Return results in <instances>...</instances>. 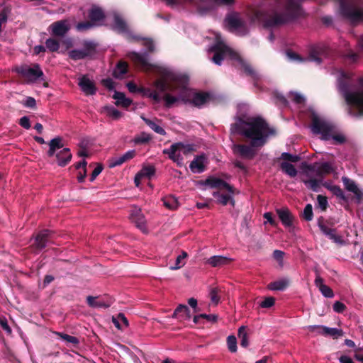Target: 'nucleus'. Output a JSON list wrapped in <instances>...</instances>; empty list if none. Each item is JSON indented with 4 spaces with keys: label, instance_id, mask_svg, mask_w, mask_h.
I'll list each match as a JSON object with an SVG mask.
<instances>
[{
    "label": "nucleus",
    "instance_id": "obj_1",
    "mask_svg": "<svg viewBox=\"0 0 363 363\" xmlns=\"http://www.w3.org/2000/svg\"><path fill=\"white\" fill-rule=\"evenodd\" d=\"M167 92L164 100L167 106L179 102H189L196 106H201L210 100V96L205 93H197L187 87V79L184 76L168 72Z\"/></svg>",
    "mask_w": 363,
    "mask_h": 363
},
{
    "label": "nucleus",
    "instance_id": "obj_2",
    "mask_svg": "<svg viewBox=\"0 0 363 363\" xmlns=\"http://www.w3.org/2000/svg\"><path fill=\"white\" fill-rule=\"evenodd\" d=\"M333 74L338 82V89L344 96L347 103L363 113V78L358 81L356 86L350 89V74L342 70H336Z\"/></svg>",
    "mask_w": 363,
    "mask_h": 363
},
{
    "label": "nucleus",
    "instance_id": "obj_3",
    "mask_svg": "<svg viewBox=\"0 0 363 363\" xmlns=\"http://www.w3.org/2000/svg\"><path fill=\"white\" fill-rule=\"evenodd\" d=\"M235 126L238 131L251 140L252 145L260 146L265 143L266 138L274 134V130L270 128L261 118H252L247 122H240Z\"/></svg>",
    "mask_w": 363,
    "mask_h": 363
},
{
    "label": "nucleus",
    "instance_id": "obj_4",
    "mask_svg": "<svg viewBox=\"0 0 363 363\" xmlns=\"http://www.w3.org/2000/svg\"><path fill=\"white\" fill-rule=\"evenodd\" d=\"M333 171V169L328 162L306 165L303 167L301 172V181L308 188L316 191L320 186L321 179H317L315 177H322L323 175L330 174Z\"/></svg>",
    "mask_w": 363,
    "mask_h": 363
},
{
    "label": "nucleus",
    "instance_id": "obj_5",
    "mask_svg": "<svg viewBox=\"0 0 363 363\" xmlns=\"http://www.w3.org/2000/svg\"><path fill=\"white\" fill-rule=\"evenodd\" d=\"M217 44L212 47L210 50L215 52V55L212 59L213 62L217 65H220L221 61L224 58L229 57L231 60H234L237 62V66H240V68L243 69L245 72L248 74H252V70L250 66L247 65L240 57V56L229 47H228L221 40L220 35H216Z\"/></svg>",
    "mask_w": 363,
    "mask_h": 363
},
{
    "label": "nucleus",
    "instance_id": "obj_6",
    "mask_svg": "<svg viewBox=\"0 0 363 363\" xmlns=\"http://www.w3.org/2000/svg\"><path fill=\"white\" fill-rule=\"evenodd\" d=\"M311 130L313 133L320 135L323 140H333L335 143H342L345 137L336 133L335 127L320 116L313 114Z\"/></svg>",
    "mask_w": 363,
    "mask_h": 363
},
{
    "label": "nucleus",
    "instance_id": "obj_7",
    "mask_svg": "<svg viewBox=\"0 0 363 363\" xmlns=\"http://www.w3.org/2000/svg\"><path fill=\"white\" fill-rule=\"evenodd\" d=\"M168 72L162 76V79L155 82V90H152L150 88L138 87L133 82L127 84V87L131 93H140L143 96L152 99L155 102H159L162 96L164 98L167 92V82L165 80L167 77Z\"/></svg>",
    "mask_w": 363,
    "mask_h": 363
},
{
    "label": "nucleus",
    "instance_id": "obj_8",
    "mask_svg": "<svg viewBox=\"0 0 363 363\" xmlns=\"http://www.w3.org/2000/svg\"><path fill=\"white\" fill-rule=\"evenodd\" d=\"M205 183L211 188L219 189V191L213 194L215 197L218 198V203L226 205L228 202H230L233 206L234 205V201L232 198L233 191L229 184L216 177H210L206 180Z\"/></svg>",
    "mask_w": 363,
    "mask_h": 363
},
{
    "label": "nucleus",
    "instance_id": "obj_9",
    "mask_svg": "<svg viewBox=\"0 0 363 363\" xmlns=\"http://www.w3.org/2000/svg\"><path fill=\"white\" fill-rule=\"evenodd\" d=\"M14 71L28 84L35 82L43 75V71L37 64L22 65L16 67Z\"/></svg>",
    "mask_w": 363,
    "mask_h": 363
},
{
    "label": "nucleus",
    "instance_id": "obj_10",
    "mask_svg": "<svg viewBox=\"0 0 363 363\" xmlns=\"http://www.w3.org/2000/svg\"><path fill=\"white\" fill-rule=\"evenodd\" d=\"M192 150L193 148L189 145L176 143L172 145L169 150H164V153L167 154L169 158L179 166H182L183 164V155L189 154Z\"/></svg>",
    "mask_w": 363,
    "mask_h": 363
},
{
    "label": "nucleus",
    "instance_id": "obj_11",
    "mask_svg": "<svg viewBox=\"0 0 363 363\" xmlns=\"http://www.w3.org/2000/svg\"><path fill=\"white\" fill-rule=\"evenodd\" d=\"M104 15L101 9L97 7H93L89 13V18L91 22L78 23L77 26V28L78 30H84L89 29L94 26L101 25V21L104 19Z\"/></svg>",
    "mask_w": 363,
    "mask_h": 363
},
{
    "label": "nucleus",
    "instance_id": "obj_12",
    "mask_svg": "<svg viewBox=\"0 0 363 363\" xmlns=\"http://www.w3.org/2000/svg\"><path fill=\"white\" fill-rule=\"evenodd\" d=\"M130 218L136 226L143 233L147 232L146 220L141 209L138 207H133L130 211Z\"/></svg>",
    "mask_w": 363,
    "mask_h": 363
},
{
    "label": "nucleus",
    "instance_id": "obj_13",
    "mask_svg": "<svg viewBox=\"0 0 363 363\" xmlns=\"http://www.w3.org/2000/svg\"><path fill=\"white\" fill-rule=\"evenodd\" d=\"M88 305L94 308H106L111 306L113 300L111 298H100L88 296L86 298Z\"/></svg>",
    "mask_w": 363,
    "mask_h": 363
},
{
    "label": "nucleus",
    "instance_id": "obj_14",
    "mask_svg": "<svg viewBox=\"0 0 363 363\" xmlns=\"http://www.w3.org/2000/svg\"><path fill=\"white\" fill-rule=\"evenodd\" d=\"M78 84L81 90L86 95H94L96 94V88L94 82L86 76L79 77Z\"/></svg>",
    "mask_w": 363,
    "mask_h": 363
},
{
    "label": "nucleus",
    "instance_id": "obj_15",
    "mask_svg": "<svg viewBox=\"0 0 363 363\" xmlns=\"http://www.w3.org/2000/svg\"><path fill=\"white\" fill-rule=\"evenodd\" d=\"M155 172V169L153 166L147 165L144 166L140 172H138L134 179L135 184L137 187L140 186L141 182L145 179H150Z\"/></svg>",
    "mask_w": 363,
    "mask_h": 363
},
{
    "label": "nucleus",
    "instance_id": "obj_16",
    "mask_svg": "<svg viewBox=\"0 0 363 363\" xmlns=\"http://www.w3.org/2000/svg\"><path fill=\"white\" fill-rule=\"evenodd\" d=\"M344 1L340 0L342 12L352 21H363V9L358 8L346 9L344 7Z\"/></svg>",
    "mask_w": 363,
    "mask_h": 363
},
{
    "label": "nucleus",
    "instance_id": "obj_17",
    "mask_svg": "<svg viewBox=\"0 0 363 363\" xmlns=\"http://www.w3.org/2000/svg\"><path fill=\"white\" fill-rule=\"evenodd\" d=\"M51 33L55 36H63L69 29L67 21H60L50 25Z\"/></svg>",
    "mask_w": 363,
    "mask_h": 363
},
{
    "label": "nucleus",
    "instance_id": "obj_18",
    "mask_svg": "<svg viewBox=\"0 0 363 363\" xmlns=\"http://www.w3.org/2000/svg\"><path fill=\"white\" fill-rule=\"evenodd\" d=\"M342 180L345 189L347 191L352 192L356 197L357 203H359L362 199L363 194L358 188L356 183L353 180L345 177L342 178Z\"/></svg>",
    "mask_w": 363,
    "mask_h": 363
},
{
    "label": "nucleus",
    "instance_id": "obj_19",
    "mask_svg": "<svg viewBox=\"0 0 363 363\" xmlns=\"http://www.w3.org/2000/svg\"><path fill=\"white\" fill-rule=\"evenodd\" d=\"M208 163L207 157L204 155L197 156L190 164L189 167L194 173H201L204 171Z\"/></svg>",
    "mask_w": 363,
    "mask_h": 363
},
{
    "label": "nucleus",
    "instance_id": "obj_20",
    "mask_svg": "<svg viewBox=\"0 0 363 363\" xmlns=\"http://www.w3.org/2000/svg\"><path fill=\"white\" fill-rule=\"evenodd\" d=\"M277 213L286 228H290L293 226L294 217L287 208L277 209Z\"/></svg>",
    "mask_w": 363,
    "mask_h": 363
},
{
    "label": "nucleus",
    "instance_id": "obj_21",
    "mask_svg": "<svg viewBox=\"0 0 363 363\" xmlns=\"http://www.w3.org/2000/svg\"><path fill=\"white\" fill-rule=\"evenodd\" d=\"M56 158L58 165L66 166L71 160L72 154L69 149L63 148L56 153Z\"/></svg>",
    "mask_w": 363,
    "mask_h": 363
},
{
    "label": "nucleus",
    "instance_id": "obj_22",
    "mask_svg": "<svg viewBox=\"0 0 363 363\" xmlns=\"http://www.w3.org/2000/svg\"><path fill=\"white\" fill-rule=\"evenodd\" d=\"M234 153L246 158H250L254 155L253 149L244 145H235L233 146Z\"/></svg>",
    "mask_w": 363,
    "mask_h": 363
},
{
    "label": "nucleus",
    "instance_id": "obj_23",
    "mask_svg": "<svg viewBox=\"0 0 363 363\" xmlns=\"http://www.w3.org/2000/svg\"><path fill=\"white\" fill-rule=\"evenodd\" d=\"M315 284L325 297L333 298L334 296L333 290L329 286L323 284V281L321 277H317L315 278Z\"/></svg>",
    "mask_w": 363,
    "mask_h": 363
},
{
    "label": "nucleus",
    "instance_id": "obj_24",
    "mask_svg": "<svg viewBox=\"0 0 363 363\" xmlns=\"http://www.w3.org/2000/svg\"><path fill=\"white\" fill-rule=\"evenodd\" d=\"M174 316L180 321L189 320L191 318L189 309L186 306L180 305L175 310Z\"/></svg>",
    "mask_w": 363,
    "mask_h": 363
},
{
    "label": "nucleus",
    "instance_id": "obj_25",
    "mask_svg": "<svg viewBox=\"0 0 363 363\" xmlns=\"http://www.w3.org/2000/svg\"><path fill=\"white\" fill-rule=\"evenodd\" d=\"M230 262V259L224 256H213L207 260V263L213 267H221Z\"/></svg>",
    "mask_w": 363,
    "mask_h": 363
},
{
    "label": "nucleus",
    "instance_id": "obj_26",
    "mask_svg": "<svg viewBox=\"0 0 363 363\" xmlns=\"http://www.w3.org/2000/svg\"><path fill=\"white\" fill-rule=\"evenodd\" d=\"M289 279L283 278L273 282L268 285V289L272 291H283L286 289L289 285Z\"/></svg>",
    "mask_w": 363,
    "mask_h": 363
},
{
    "label": "nucleus",
    "instance_id": "obj_27",
    "mask_svg": "<svg viewBox=\"0 0 363 363\" xmlns=\"http://www.w3.org/2000/svg\"><path fill=\"white\" fill-rule=\"evenodd\" d=\"M101 113L113 120H118L122 116V113L111 106H106L101 108Z\"/></svg>",
    "mask_w": 363,
    "mask_h": 363
},
{
    "label": "nucleus",
    "instance_id": "obj_28",
    "mask_svg": "<svg viewBox=\"0 0 363 363\" xmlns=\"http://www.w3.org/2000/svg\"><path fill=\"white\" fill-rule=\"evenodd\" d=\"M113 98L116 100V104L117 106H121L124 108H128L132 104V101L127 98L122 92L116 91Z\"/></svg>",
    "mask_w": 363,
    "mask_h": 363
},
{
    "label": "nucleus",
    "instance_id": "obj_29",
    "mask_svg": "<svg viewBox=\"0 0 363 363\" xmlns=\"http://www.w3.org/2000/svg\"><path fill=\"white\" fill-rule=\"evenodd\" d=\"M321 331L318 332V334L323 335H329L334 338H338L340 337H342L344 334L343 331L340 329L337 328H328L325 326H323L320 328Z\"/></svg>",
    "mask_w": 363,
    "mask_h": 363
},
{
    "label": "nucleus",
    "instance_id": "obj_30",
    "mask_svg": "<svg viewBox=\"0 0 363 363\" xmlns=\"http://www.w3.org/2000/svg\"><path fill=\"white\" fill-rule=\"evenodd\" d=\"M320 185L325 186L336 196L341 199H344V193L342 190L340 189V186L333 184L331 182H323V181L320 180Z\"/></svg>",
    "mask_w": 363,
    "mask_h": 363
},
{
    "label": "nucleus",
    "instance_id": "obj_31",
    "mask_svg": "<svg viewBox=\"0 0 363 363\" xmlns=\"http://www.w3.org/2000/svg\"><path fill=\"white\" fill-rule=\"evenodd\" d=\"M112 322L119 330H124L128 326V321L123 313H119L116 316H113L112 318Z\"/></svg>",
    "mask_w": 363,
    "mask_h": 363
},
{
    "label": "nucleus",
    "instance_id": "obj_32",
    "mask_svg": "<svg viewBox=\"0 0 363 363\" xmlns=\"http://www.w3.org/2000/svg\"><path fill=\"white\" fill-rule=\"evenodd\" d=\"M48 230L40 232L35 238L34 245L38 249H42L45 246Z\"/></svg>",
    "mask_w": 363,
    "mask_h": 363
},
{
    "label": "nucleus",
    "instance_id": "obj_33",
    "mask_svg": "<svg viewBox=\"0 0 363 363\" xmlns=\"http://www.w3.org/2000/svg\"><path fill=\"white\" fill-rule=\"evenodd\" d=\"M164 206L169 210H175L179 206L177 199L173 196H165L162 199Z\"/></svg>",
    "mask_w": 363,
    "mask_h": 363
},
{
    "label": "nucleus",
    "instance_id": "obj_34",
    "mask_svg": "<svg viewBox=\"0 0 363 363\" xmlns=\"http://www.w3.org/2000/svg\"><path fill=\"white\" fill-rule=\"evenodd\" d=\"M49 150L48 155L49 157H52L55 155V152L62 147L60 138H54L49 143Z\"/></svg>",
    "mask_w": 363,
    "mask_h": 363
},
{
    "label": "nucleus",
    "instance_id": "obj_35",
    "mask_svg": "<svg viewBox=\"0 0 363 363\" xmlns=\"http://www.w3.org/2000/svg\"><path fill=\"white\" fill-rule=\"evenodd\" d=\"M187 253L183 251L181 255H179L175 261V264L174 266H171L169 269L171 270H177L182 267H184L186 264V258L187 257Z\"/></svg>",
    "mask_w": 363,
    "mask_h": 363
},
{
    "label": "nucleus",
    "instance_id": "obj_36",
    "mask_svg": "<svg viewBox=\"0 0 363 363\" xmlns=\"http://www.w3.org/2000/svg\"><path fill=\"white\" fill-rule=\"evenodd\" d=\"M128 65L126 62H120L113 71V75L116 78H122L127 72Z\"/></svg>",
    "mask_w": 363,
    "mask_h": 363
},
{
    "label": "nucleus",
    "instance_id": "obj_37",
    "mask_svg": "<svg viewBox=\"0 0 363 363\" xmlns=\"http://www.w3.org/2000/svg\"><path fill=\"white\" fill-rule=\"evenodd\" d=\"M238 337L240 340V345L241 346L246 347L249 345L248 341V337H247V328L245 326H241L238 329Z\"/></svg>",
    "mask_w": 363,
    "mask_h": 363
},
{
    "label": "nucleus",
    "instance_id": "obj_38",
    "mask_svg": "<svg viewBox=\"0 0 363 363\" xmlns=\"http://www.w3.org/2000/svg\"><path fill=\"white\" fill-rule=\"evenodd\" d=\"M86 162L85 160H82L76 164V168L79 170V175L77 176V179L79 182H84L86 177Z\"/></svg>",
    "mask_w": 363,
    "mask_h": 363
},
{
    "label": "nucleus",
    "instance_id": "obj_39",
    "mask_svg": "<svg viewBox=\"0 0 363 363\" xmlns=\"http://www.w3.org/2000/svg\"><path fill=\"white\" fill-rule=\"evenodd\" d=\"M113 28L119 32L126 30L127 26L125 21L118 16H114Z\"/></svg>",
    "mask_w": 363,
    "mask_h": 363
},
{
    "label": "nucleus",
    "instance_id": "obj_40",
    "mask_svg": "<svg viewBox=\"0 0 363 363\" xmlns=\"http://www.w3.org/2000/svg\"><path fill=\"white\" fill-rule=\"evenodd\" d=\"M282 170L291 177L296 175L297 171L294 166L288 162H283L281 165Z\"/></svg>",
    "mask_w": 363,
    "mask_h": 363
},
{
    "label": "nucleus",
    "instance_id": "obj_41",
    "mask_svg": "<svg viewBox=\"0 0 363 363\" xmlns=\"http://www.w3.org/2000/svg\"><path fill=\"white\" fill-rule=\"evenodd\" d=\"M130 58L136 65L141 66L142 67H145L147 65L145 57L138 53H132L130 55Z\"/></svg>",
    "mask_w": 363,
    "mask_h": 363
},
{
    "label": "nucleus",
    "instance_id": "obj_42",
    "mask_svg": "<svg viewBox=\"0 0 363 363\" xmlns=\"http://www.w3.org/2000/svg\"><path fill=\"white\" fill-rule=\"evenodd\" d=\"M143 118L145 121V122L146 123V124L155 132H156L157 133L161 134V135H164V133H165L164 130L161 126H160L158 124H157L155 121L149 120V119H146L144 118Z\"/></svg>",
    "mask_w": 363,
    "mask_h": 363
},
{
    "label": "nucleus",
    "instance_id": "obj_43",
    "mask_svg": "<svg viewBox=\"0 0 363 363\" xmlns=\"http://www.w3.org/2000/svg\"><path fill=\"white\" fill-rule=\"evenodd\" d=\"M46 48L51 52L57 51L60 48L59 42L53 38H49L45 42Z\"/></svg>",
    "mask_w": 363,
    "mask_h": 363
},
{
    "label": "nucleus",
    "instance_id": "obj_44",
    "mask_svg": "<svg viewBox=\"0 0 363 363\" xmlns=\"http://www.w3.org/2000/svg\"><path fill=\"white\" fill-rule=\"evenodd\" d=\"M227 345L228 350L231 352H235L237 351V340L234 335H230L228 337Z\"/></svg>",
    "mask_w": 363,
    "mask_h": 363
},
{
    "label": "nucleus",
    "instance_id": "obj_45",
    "mask_svg": "<svg viewBox=\"0 0 363 363\" xmlns=\"http://www.w3.org/2000/svg\"><path fill=\"white\" fill-rule=\"evenodd\" d=\"M284 252L281 250H274L273 252V257L277 262L279 267H283L284 266Z\"/></svg>",
    "mask_w": 363,
    "mask_h": 363
},
{
    "label": "nucleus",
    "instance_id": "obj_46",
    "mask_svg": "<svg viewBox=\"0 0 363 363\" xmlns=\"http://www.w3.org/2000/svg\"><path fill=\"white\" fill-rule=\"evenodd\" d=\"M226 21L231 29H236L241 24L240 20L236 16H229Z\"/></svg>",
    "mask_w": 363,
    "mask_h": 363
},
{
    "label": "nucleus",
    "instance_id": "obj_47",
    "mask_svg": "<svg viewBox=\"0 0 363 363\" xmlns=\"http://www.w3.org/2000/svg\"><path fill=\"white\" fill-rule=\"evenodd\" d=\"M275 299L273 297L265 298L259 304L262 308H270L274 305Z\"/></svg>",
    "mask_w": 363,
    "mask_h": 363
},
{
    "label": "nucleus",
    "instance_id": "obj_48",
    "mask_svg": "<svg viewBox=\"0 0 363 363\" xmlns=\"http://www.w3.org/2000/svg\"><path fill=\"white\" fill-rule=\"evenodd\" d=\"M69 55L74 60H79L84 58L86 56V53L81 50H74L69 52Z\"/></svg>",
    "mask_w": 363,
    "mask_h": 363
},
{
    "label": "nucleus",
    "instance_id": "obj_49",
    "mask_svg": "<svg viewBox=\"0 0 363 363\" xmlns=\"http://www.w3.org/2000/svg\"><path fill=\"white\" fill-rule=\"evenodd\" d=\"M220 290L217 288L212 289L210 291V297L211 301L215 303L218 304L220 300V297L218 296Z\"/></svg>",
    "mask_w": 363,
    "mask_h": 363
},
{
    "label": "nucleus",
    "instance_id": "obj_50",
    "mask_svg": "<svg viewBox=\"0 0 363 363\" xmlns=\"http://www.w3.org/2000/svg\"><path fill=\"white\" fill-rule=\"evenodd\" d=\"M317 201L318 203V206L323 210L325 211L328 206V200L325 196L322 195H318L317 197Z\"/></svg>",
    "mask_w": 363,
    "mask_h": 363
},
{
    "label": "nucleus",
    "instance_id": "obj_51",
    "mask_svg": "<svg viewBox=\"0 0 363 363\" xmlns=\"http://www.w3.org/2000/svg\"><path fill=\"white\" fill-rule=\"evenodd\" d=\"M303 217L307 220H311L313 218V208L311 204L306 205L303 211Z\"/></svg>",
    "mask_w": 363,
    "mask_h": 363
},
{
    "label": "nucleus",
    "instance_id": "obj_52",
    "mask_svg": "<svg viewBox=\"0 0 363 363\" xmlns=\"http://www.w3.org/2000/svg\"><path fill=\"white\" fill-rule=\"evenodd\" d=\"M290 96L291 99L297 104H301L304 101L303 96L299 94L298 93L291 92L290 94Z\"/></svg>",
    "mask_w": 363,
    "mask_h": 363
},
{
    "label": "nucleus",
    "instance_id": "obj_53",
    "mask_svg": "<svg viewBox=\"0 0 363 363\" xmlns=\"http://www.w3.org/2000/svg\"><path fill=\"white\" fill-rule=\"evenodd\" d=\"M59 335L65 340L69 342H71V343H73V344H77L79 342L78 340L77 337H74V336H71V335H66V334H60L59 333Z\"/></svg>",
    "mask_w": 363,
    "mask_h": 363
},
{
    "label": "nucleus",
    "instance_id": "obj_54",
    "mask_svg": "<svg viewBox=\"0 0 363 363\" xmlns=\"http://www.w3.org/2000/svg\"><path fill=\"white\" fill-rule=\"evenodd\" d=\"M345 308V305L340 301H335L333 305V310L337 313H342Z\"/></svg>",
    "mask_w": 363,
    "mask_h": 363
},
{
    "label": "nucleus",
    "instance_id": "obj_55",
    "mask_svg": "<svg viewBox=\"0 0 363 363\" xmlns=\"http://www.w3.org/2000/svg\"><path fill=\"white\" fill-rule=\"evenodd\" d=\"M102 170H103L102 166L101 164H98L94 168V169L93 170V172L91 173V175L90 177L91 182H93L96 178V177L102 172Z\"/></svg>",
    "mask_w": 363,
    "mask_h": 363
},
{
    "label": "nucleus",
    "instance_id": "obj_56",
    "mask_svg": "<svg viewBox=\"0 0 363 363\" xmlns=\"http://www.w3.org/2000/svg\"><path fill=\"white\" fill-rule=\"evenodd\" d=\"M203 2H207L209 4L215 3V4H220L225 5L231 4L234 0H201Z\"/></svg>",
    "mask_w": 363,
    "mask_h": 363
},
{
    "label": "nucleus",
    "instance_id": "obj_57",
    "mask_svg": "<svg viewBox=\"0 0 363 363\" xmlns=\"http://www.w3.org/2000/svg\"><path fill=\"white\" fill-rule=\"evenodd\" d=\"M35 99L30 96L27 97L23 101V105L29 108H34L35 106Z\"/></svg>",
    "mask_w": 363,
    "mask_h": 363
},
{
    "label": "nucleus",
    "instance_id": "obj_58",
    "mask_svg": "<svg viewBox=\"0 0 363 363\" xmlns=\"http://www.w3.org/2000/svg\"><path fill=\"white\" fill-rule=\"evenodd\" d=\"M354 357L357 360L363 363V347L357 348L355 350Z\"/></svg>",
    "mask_w": 363,
    "mask_h": 363
},
{
    "label": "nucleus",
    "instance_id": "obj_59",
    "mask_svg": "<svg viewBox=\"0 0 363 363\" xmlns=\"http://www.w3.org/2000/svg\"><path fill=\"white\" fill-rule=\"evenodd\" d=\"M19 124L26 129L30 128V121L27 116L22 117L19 121Z\"/></svg>",
    "mask_w": 363,
    "mask_h": 363
},
{
    "label": "nucleus",
    "instance_id": "obj_60",
    "mask_svg": "<svg viewBox=\"0 0 363 363\" xmlns=\"http://www.w3.org/2000/svg\"><path fill=\"white\" fill-rule=\"evenodd\" d=\"M125 162H126V160H125V158H123V155L120 156V157L114 159V160L113 161V162L111 164V167L121 165Z\"/></svg>",
    "mask_w": 363,
    "mask_h": 363
},
{
    "label": "nucleus",
    "instance_id": "obj_61",
    "mask_svg": "<svg viewBox=\"0 0 363 363\" xmlns=\"http://www.w3.org/2000/svg\"><path fill=\"white\" fill-rule=\"evenodd\" d=\"M264 218L267 222L269 223L272 225H276V222L272 217V213L267 212L264 214Z\"/></svg>",
    "mask_w": 363,
    "mask_h": 363
},
{
    "label": "nucleus",
    "instance_id": "obj_62",
    "mask_svg": "<svg viewBox=\"0 0 363 363\" xmlns=\"http://www.w3.org/2000/svg\"><path fill=\"white\" fill-rule=\"evenodd\" d=\"M102 84L104 86L107 87L109 89H112L114 88V83L111 79H105L102 81Z\"/></svg>",
    "mask_w": 363,
    "mask_h": 363
},
{
    "label": "nucleus",
    "instance_id": "obj_63",
    "mask_svg": "<svg viewBox=\"0 0 363 363\" xmlns=\"http://www.w3.org/2000/svg\"><path fill=\"white\" fill-rule=\"evenodd\" d=\"M286 55L287 57L291 60H298V61H301L302 60L299 57V56L294 52H291V51H289L287 52L286 53Z\"/></svg>",
    "mask_w": 363,
    "mask_h": 363
},
{
    "label": "nucleus",
    "instance_id": "obj_64",
    "mask_svg": "<svg viewBox=\"0 0 363 363\" xmlns=\"http://www.w3.org/2000/svg\"><path fill=\"white\" fill-rule=\"evenodd\" d=\"M339 360L340 363H354L353 360L347 355H342L339 358Z\"/></svg>",
    "mask_w": 363,
    "mask_h": 363
}]
</instances>
